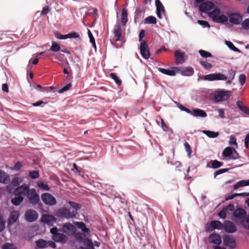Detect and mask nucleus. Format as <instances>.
Listing matches in <instances>:
<instances>
[{"label": "nucleus", "mask_w": 249, "mask_h": 249, "mask_svg": "<svg viewBox=\"0 0 249 249\" xmlns=\"http://www.w3.org/2000/svg\"><path fill=\"white\" fill-rule=\"evenodd\" d=\"M208 16L216 23L224 24L228 20V17L218 8L213 9L208 13Z\"/></svg>", "instance_id": "f257e3e1"}, {"label": "nucleus", "mask_w": 249, "mask_h": 249, "mask_svg": "<svg viewBox=\"0 0 249 249\" xmlns=\"http://www.w3.org/2000/svg\"><path fill=\"white\" fill-rule=\"evenodd\" d=\"M231 95V91L224 89H218L212 94V100L215 103L227 100Z\"/></svg>", "instance_id": "f03ea898"}, {"label": "nucleus", "mask_w": 249, "mask_h": 249, "mask_svg": "<svg viewBox=\"0 0 249 249\" xmlns=\"http://www.w3.org/2000/svg\"><path fill=\"white\" fill-rule=\"evenodd\" d=\"M50 232L52 235V239L54 242L62 244L67 242L68 237L63 232L60 233L61 231H60V229H58L56 227H53L50 229Z\"/></svg>", "instance_id": "7ed1b4c3"}, {"label": "nucleus", "mask_w": 249, "mask_h": 249, "mask_svg": "<svg viewBox=\"0 0 249 249\" xmlns=\"http://www.w3.org/2000/svg\"><path fill=\"white\" fill-rule=\"evenodd\" d=\"M227 79V76L220 72H215L206 75H198L197 81L204 80L208 81H225Z\"/></svg>", "instance_id": "20e7f679"}, {"label": "nucleus", "mask_w": 249, "mask_h": 249, "mask_svg": "<svg viewBox=\"0 0 249 249\" xmlns=\"http://www.w3.org/2000/svg\"><path fill=\"white\" fill-rule=\"evenodd\" d=\"M27 201L29 203L32 205H38L41 207L42 204L40 201L39 195L36 193L35 188H32L26 195Z\"/></svg>", "instance_id": "39448f33"}, {"label": "nucleus", "mask_w": 249, "mask_h": 249, "mask_svg": "<svg viewBox=\"0 0 249 249\" xmlns=\"http://www.w3.org/2000/svg\"><path fill=\"white\" fill-rule=\"evenodd\" d=\"M77 213L71 212L69 209L62 207L58 209L54 213V215L61 219H74L76 217Z\"/></svg>", "instance_id": "423d86ee"}, {"label": "nucleus", "mask_w": 249, "mask_h": 249, "mask_svg": "<svg viewBox=\"0 0 249 249\" xmlns=\"http://www.w3.org/2000/svg\"><path fill=\"white\" fill-rule=\"evenodd\" d=\"M222 155L226 160H236L239 158L237 152L233 147L231 146L226 147L222 152Z\"/></svg>", "instance_id": "0eeeda50"}, {"label": "nucleus", "mask_w": 249, "mask_h": 249, "mask_svg": "<svg viewBox=\"0 0 249 249\" xmlns=\"http://www.w3.org/2000/svg\"><path fill=\"white\" fill-rule=\"evenodd\" d=\"M223 228V224L219 220H212L206 223L205 229L206 232H211L215 230H221Z\"/></svg>", "instance_id": "6e6552de"}, {"label": "nucleus", "mask_w": 249, "mask_h": 249, "mask_svg": "<svg viewBox=\"0 0 249 249\" xmlns=\"http://www.w3.org/2000/svg\"><path fill=\"white\" fill-rule=\"evenodd\" d=\"M42 202L46 205L53 206L56 204L57 200L55 197L51 194L44 193L41 195Z\"/></svg>", "instance_id": "1a4fd4ad"}, {"label": "nucleus", "mask_w": 249, "mask_h": 249, "mask_svg": "<svg viewBox=\"0 0 249 249\" xmlns=\"http://www.w3.org/2000/svg\"><path fill=\"white\" fill-rule=\"evenodd\" d=\"M59 229L60 231L70 236L73 235L77 231L75 225H73L70 222L64 223L62 228Z\"/></svg>", "instance_id": "9d476101"}, {"label": "nucleus", "mask_w": 249, "mask_h": 249, "mask_svg": "<svg viewBox=\"0 0 249 249\" xmlns=\"http://www.w3.org/2000/svg\"><path fill=\"white\" fill-rule=\"evenodd\" d=\"M199 4L200 5L198 10L201 13H204L208 15V13L212 11L213 9H215L214 3L210 1H207L202 3L201 2Z\"/></svg>", "instance_id": "9b49d317"}, {"label": "nucleus", "mask_w": 249, "mask_h": 249, "mask_svg": "<svg viewBox=\"0 0 249 249\" xmlns=\"http://www.w3.org/2000/svg\"><path fill=\"white\" fill-rule=\"evenodd\" d=\"M24 217L27 222L32 223L37 220L38 214L36 211L29 209L25 212Z\"/></svg>", "instance_id": "f8f14e48"}, {"label": "nucleus", "mask_w": 249, "mask_h": 249, "mask_svg": "<svg viewBox=\"0 0 249 249\" xmlns=\"http://www.w3.org/2000/svg\"><path fill=\"white\" fill-rule=\"evenodd\" d=\"M139 49L140 53L144 59H148L150 58L151 53L146 41H143L142 43H141Z\"/></svg>", "instance_id": "ddd939ff"}, {"label": "nucleus", "mask_w": 249, "mask_h": 249, "mask_svg": "<svg viewBox=\"0 0 249 249\" xmlns=\"http://www.w3.org/2000/svg\"><path fill=\"white\" fill-rule=\"evenodd\" d=\"M175 62L177 65L182 64L186 60L185 53L179 49L176 50L174 52Z\"/></svg>", "instance_id": "4468645a"}, {"label": "nucleus", "mask_w": 249, "mask_h": 249, "mask_svg": "<svg viewBox=\"0 0 249 249\" xmlns=\"http://www.w3.org/2000/svg\"><path fill=\"white\" fill-rule=\"evenodd\" d=\"M229 21L232 24L238 25L240 24L242 20V17L238 13H229L227 14Z\"/></svg>", "instance_id": "2eb2a0df"}, {"label": "nucleus", "mask_w": 249, "mask_h": 249, "mask_svg": "<svg viewBox=\"0 0 249 249\" xmlns=\"http://www.w3.org/2000/svg\"><path fill=\"white\" fill-rule=\"evenodd\" d=\"M224 245L231 249H234L236 246L235 239L232 235H225L223 237Z\"/></svg>", "instance_id": "dca6fc26"}, {"label": "nucleus", "mask_w": 249, "mask_h": 249, "mask_svg": "<svg viewBox=\"0 0 249 249\" xmlns=\"http://www.w3.org/2000/svg\"><path fill=\"white\" fill-rule=\"evenodd\" d=\"M41 220L42 223L52 226L54 223L56 222L57 219L55 216L51 214H45L42 215Z\"/></svg>", "instance_id": "f3484780"}, {"label": "nucleus", "mask_w": 249, "mask_h": 249, "mask_svg": "<svg viewBox=\"0 0 249 249\" xmlns=\"http://www.w3.org/2000/svg\"><path fill=\"white\" fill-rule=\"evenodd\" d=\"M246 211L242 208H238L232 213V216L235 219L236 222H239L244 219L247 216Z\"/></svg>", "instance_id": "a211bd4d"}, {"label": "nucleus", "mask_w": 249, "mask_h": 249, "mask_svg": "<svg viewBox=\"0 0 249 249\" xmlns=\"http://www.w3.org/2000/svg\"><path fill=\"white\" fill-rule=\"evenodd\" d=\"M223 229L228 233H233L237 231L235 225L229 220H225L224 221Z\"/></svg>", "instance_id": "6ab92c4d"}, {"label": "nucleus", "mask_w": 249, "mask_h": 249, "mask_svg": "<svg viewBox=\"0 0 249 249\" xmlns=\"http://www.w3.org/2000/svg\"><path fill=\"white\" fill-rule=\"evenodd\" d=\"M177 72L180 73L182 76H191L193 75L194 71L192 67H177Z\"/></svg>", "instance_id": "aec40b11"}, {"label": "nucleus", "mask_w": 249, "mask_h": 249, "mask_svg": "<svg viewBox=\"0 0 249 249\" xmlns=\"http://www.w3.org/2000/svg\"><path fill=\"white\" fill-rule=\"evenodd\" d=\"M157 69L160 72L166 75L174 76L177 73V67H172L169 69H164L159 67L157 68Z\"/></svg>", "instance_id": "412c9836"}, {"label": "nucleus", "mask_w": 249, "mask_h": 249, "mask_svg": "<svg viewBox=\"0 0 249 249\" xmlns=\"http://www.w3.org/2000/svg\"><path fill=\"white\" fill-rule=\"evenodd\" d=\"M209 242L213 245H220L222 243L221 236L215 232L210 234L209 236Z\"/></svg>", "instance_id": "4be33fe9"}, {"label": "nucleus", "mask_w": 249, "mask_h": 249, "mask_svg": "<svg viewBox=\"0 0 249 249\" xmlns=\"http://www.w3.org/2000/svg\"><path fill=\"white\" fill-rule=\"evenodd\" d=\"M19 213L17 211H14L10 213L7 220V224L12 225L16 223L19 218Z\"/></svg>", "instance_id": "5701e85b"}, {"label": "nucleus", "mask_w": 249, "mask_h": 249, "mask_svg": "<svg viewBox=\"0 0 249 249\" xmlns=\"http://www.w3.org/2000/svg\"><path fill=\"white\" fill-rule=\"evenodd\" d=\"M76 228H77L81 230L83 233L89 234L90 233V230L87 228L85 223L82 221H76L74 222Z\"/></svg>", "instance_id": "b1692460"}, {"label": "nucleus", "mask_w": 249, "mask_h": 249, "mask_svg": "<svg viewBox=\"0 0 249 249\" xmlns=\"http://www.w3.org/2000/svg\"><path fill=\"white\" fill-rule=\"evenodd\" d=\"M192 116L196 118H205L207 114L205 111L198 108H193Z\"/></svg>", "instance_id": "393cba45"}, {"label": "nucleus", "mask_w": 249, "mask_h": 249, "mask_svg": "<svg viewBox=\"0 0 249 249\" xmlns=\"http://www.w3.org/2000/svg\"><path fill=\"white\" fill-rule=\"evenodd\" d=\"M223 165V162L216 160H211L207 164L206 167L212 169L218 168Z\"/></svg>", "instance_id": "a878e982"}, {"label": "nucleus", "mask_w": 249, "mask_h": 249, "mask_svg": "<svg viewBox=\"0 0 249 249\" xmlns=\"http://www.w3.org/2000/svg\"><path fill=\"white\" fill-rule=\"evenodd\" d=\"M114 36L117 38L115 39V41H121V38L122 37V29L121 25L120 22H118L115 26V30L114 31Z\"/></svg>", "instance_id": "bb28decb"}, {"label": "nucleus", "mask_w": 249, "mask_h": 249, "mask_svg": "<svg viewBox=\"0 0 249 249\" xmlns=\"http://www.w3.org/2000/svg\"><path fill=\"white\" fill-rule=\"evenodd\" d=\"M48 241L45 240L43 239H39L36 240L35 242L36 248L35 249H45L47 248Z\"/></svg>", "instance_id": "cd10ccee"}, {"label": "nucleus", "mask_w": 249, "mask_h": 249, "mask_svg": "<svg viewBox=\"0 0 249 249\" xmlns=\"http://www.w3.org/2000/svg\"><path fill=\"white\" fill-rule=\"evenodd\" d=\"M142 12L143 11L141 9H136L134 18V21L136 24L139 23L141 19L143 18V16L142 15Z\"/></svg>", "instance_id": "c85d7f7f"}, {"label": "nucleus", "mask_w": 249, "mask_h": 249, "mask_svg": "<svg viewBox=\"0 0 249 249\" xmlns=\"http://www.w3.org/2000/svg\"><path fill=\"white\" fill-rule=\"evenodd\" d=\"M249 186V179H243L238 181L236 183L233 185V189L236 190L240 187Z\"/></svg>", "instance_id": "c756f323"}, {"label": "nucleus", "mask_w": 249, "mask_h": 249, "mask_svg": "<svg viewBox=\"0 0 249 249\" xmlns=\"http://www.w3.org/2000/svg\"><path fill=\"white\" fill-rule=\"evenodd\" d=\"M128 12L125 7H123L121 12V23L123 25H125L128 21Z\"/></svg>", "instance_id": "7c9ffc66"}, {"label": "nucleus", "mask_w": 249, "mask_h": 249, "mask_svg": "<svg viewBox=\"0 0 249 249\" xmlns=\"http://www.w3.org/2000/svg\"><path fill=\"white\" fill-rule=\"evenodd\" d=\"M87 235L88 234L77 231H76L75 233L74 234H73V235L74 236V237L76 241L79 242V243H82V242L87 237Z\"/></svg>", "instance_id": "2f4dec72"}, {"label": "nucleus", "mask_w": 249, "mask_h": 249, "mask_svg": "<svg viewBox=\"0 0 249 249\" xmlns=\"http://www.w3.org/2000/svg\"><path fill=\"white\" fill-rule=\"evenodd\" d=\"M236 104L237 107L240 111L246 114L249 115V109L245 106L244 105L242 102L238 100L236 101Z\"/></svg>", "instance_id": "473e14b6"}, {"label": "nucleus", "mask_w": 249, "mask_h": 249, "mask_svg": "<svg viewBox=\"0 0 249 249\" xmlns=\"http://www.w3.org/2000/svg\"><path fill=\"white\" fill-rule=\"evenodd\" d=\"M24 197L21 196H15L14 198L11 199V203L15 206H19L23 201Z\"/></svg>", "instance_id": "72a5a7b5"}, {"label": "nucleus", "mask_w": 249, "mask_h": 249, "mask_svg": "<svg viewBox=\"0 0 249 249\" xmlns=\"http://www.w3.org/2000/svg\"><path fill=\"white\" fill-rule=\"evenodd\" d=\"M202 132L210 138H215L217 137L219 133L217 131H213L209 130H202Z\"/></svg>", "instance_id": "f704fd0d"}, {"label": "nucleus", "mask_w": 249, "mask_h": 249, "mask_svg": "<svg viewBox=\"0 0 249 249\" xmlns=\"http://www.w3.org/2000/svg\"><path fill=\"white\" fill-rule=\"evenodd\" d=\"M82 243L84 244L85 246V249H95L94 247V245L93 244V242L91 239L88 237H86L85 239L83 240Z\"/></svg>", "instance_id": "c9c22d12"}, {"label": "nucleus", "mask_w": 249, "mask_h": 249, "mask_svg": "<svg viewBox=\"0 0 249 249\" xmlns=\"http://www.w3.org/2000/svg\"><path fill=\"white\" fill-rule=\"evenodd\" d=\"M63 72L64 74L67 75V77L66 78V80L67 81H70L73 78L72 76V72L71 68L67 69L66 67H64L63 69Z\"/></svg>", "instance_id": "e433bc0d"}, {"label": "nucleus", "mask_w": 249, "mask_h": 249, "mask_svg": "<svg viewBox=\"0 0 249 249\" xmlns=\"http://www.w3.org/2000/svg\"><path fill=\"white\" fill-rule=\"evenodd\" d=\"M225 44L227 46V47L231 50L233 52L241 53L242 52L237 47H236L230 41L225 40Z\"/></svg>", "instance_id": "4c0bfd02"}, {"label": "nucleus", "mask_w": 249, "mask_h": 249, "mask_svg": "<svg viewBox=\"0 0 249 249\" xmlns=\"http://www.w3.org/2000/svg\"><path fill=\"white\" fill-rule=\"evenodd\" d=\"M60 45L56 42L53 41L52 42V45L48 51L56 53L60 51Z\"/></svg>", "instance_id": "58836bf2"}, {"label": "nucleus", "mask_w": 249, "mask_h": 249, "mask_svg": "<svg viewBox=\"0 0 249 249\" xmlns=\"http://www.w3.org/2000/svg\"><path fill=\"white\" fill-rule=\"evenodd\" d=\"M157 21V18L153 16H149L144 19V23L148 24H156Z\"/></svg>", "instance_id": "ea45409f"}, {"label": "nucleus", "mask_w": 249, "mask_h": 249, "mask_svg": "<svg viewBox=\"0 0 249 249\" xmlns=\"http://www.w3.org/2000/svg\"><path fill=\"white\" fill-rule=\"evenodd\" d=\"M9 178V176L4 171L0 169V183H6Z\"/></svg>", "instance_id": "a19ab883"}, {"label": "nucleus", "mask_w": 249, "mask_h": 249, "mask_svg": "<svg viewBox=\"0 0 249 249\" xmlns=\"http://www.w3.org/2000/svg\"><path fill=\"white\" fill-rule=\"evenodd\" d=\"M239 223L246 229L249 230V214H247L244 219L239 221Z\"/></svg>", "instance_id": "79ce46f5"}, {"label": "nucleus", "mask_w": 249, "mask_h": 249, "mask_svg": "<svg viewBox=\"0 0 249 249\" xmlns=\"http://www.w3.org/2000/svg\"><path fill=\"white\" fill-rule=\"evenodd\" d=\"M20 187H21L20 191H21V192L23 195V197H24L31 189H30L29 185L26 183H23Z\"/></svg>", "instance_id": "37998d69"}, {"label": "nucleus", "mask_w": 249, "mask_h": 249, "mask_svg": "<svg viewBox=\"0 0 249 249\" xmlns=\"http://www.w3.org/2000/svg\"><path fill=\"white\" fill-rule=\"evenodd\" d=\"M161 120V127L162 129V130L166 132H169L170 133H173V129L170 128L169 126H168L164 122V120L163 119L160 118Z\"/></svg>", "instance_id": "c03bdc74"}, {"label": "nucleus", "mask_w": 249, "mask_h": 249, "mask_svg": "<svg viewBox=\"0 0 249 249\" xmlns=\"http://www.w3.org/2000/svg\"><path fill=\"white\" fill-rule=\"evenodd\" d=\"M198 53L200 54V55L204 58H209V57H211V58L213 57V56L212 54L211 53H210V52L206 51L205 50H199L198 51Z\"/></svg>", "instance_id": "a18cd8bd"}, {"label": "nucleus", "mask_w": 249, "mask_h": 249, "mask_svg": "<svg viewBox=\"0 0 249 249\" xmlns=\"http://www.w3.org/2000/svg\"><path fill=\"white\" fill-rule=\"evenodd\" d=\"M67 203L71 208L73 209L76 211L80 210L82 207L81 204L76 203L73 201H69Z\"/></svg>", "instance_id": "49530a36"}, {"label": "nucleus", "mask_w": 249, "mask_h": 249, "mask_svg": "<svg viewBox=\"0 0 249 249\" xmlns=\"http://www.w3.org/2000/svg\"><path fill=\"white\" fill-rule=\"evenodd\" d=\"M110 76L118 86L121 85L122 83V80L115 73H111Z\"/></svg>", "instance_id": "de8ad7c7"}, {"label": "nucleus", "mask_w": 249, "mask_h": 249, "mask_svg": "<svg viewBox=\"0 0 249 249\" xmlns=\"http://www.w3.org/2000/svg\"><path fill=\"white\" fill-rule=\"evenodd\" d=\"M199 64L206 70H210L213 68V65L207 61L200 60Z\"/></svg>", "instance_id": "09e8293b"}, {"label": "nucleus", "mask_w": 249, "mask_h": 249, "mask_svg": "<svg viewBox=\"0 0 249 249\" xmlns=\"http://www.w3.org/2000/svg\"><path fill=\"white\" fill-rule=\"evenodd\" d=\"M29 177L32 179H36L39 177V172L37 170H32L29 173Z\"/></svg>", "instance_id": "8fccbe9b"}, {"label": "nucleus", "mask_w": 249, "mask_h": 249, "mask_svg": "<svg viewBox=\"0 0 249 249\" xmlns=\"http://www.w3.org/2000/svg\"><path fill=\"white\" fill-rule=\"evenodd\" d=\"M37 185L39 188L44 191H50V190L49 186L43 182H38Z\"/></svg>", "instance_id": "3c124183"}, {"label": "nucleus", "mask_w": 249, "mask_h": 249, "mask_svg": "<svg viewBox=\"0 0 249 249\" xmlns=\"http://www.w3.org/2000/svg\"><path fill=\"white\" fill-rule=\"evenodd\" d=\"M71 87L72 84L71 83H69L63 87L59 90H58V92L60 94L63 93L64 92L69 90Z\"/></svg>", "instance_id": "603ef678"}, {"label": "nucleus", "mask_w": 249, "mask_h": 249, "mask_svg": "<svg viewBox=\"0 0 249 249\" xmlns=\"http://www.w3.org/2000/svg\"><path fill=\"white\" fill-rule=\"evenodd\" d=\"M21 182V179L19 177H15L11 181V184L14 187H18L19 186L20 183Z\"/></svg>", "instance_id": "864d4df0"}, {"label": "nucleus", "mask_w": 249, "mask_h": 249, "mask_svg": "<svg viewBox=\"0 0 249 249\" xmlns=\"http://www.w3.org/2000/svg\"><path fill=\"white\" fill-rule=\"evenodd\" d=\"M230 170L229 168H222L219 169L215 171L214 173V178H215L217 176L222 174L223 173L228 172Z\"/></svg>", "instance_id": "5fc2aeb1"}, {"label": "nucleus", "mask_w": 249, "mask_h": 249, "mask_svg": "<svg viewBox=\"0 0 249 249\" xmlns=\"http://www.w3.org/2000/svg\"><path fill=\"white\" fill-rule=\"evenodd\" d=\"M184 146L186 152L187 153V156L189 158L191 157V155L192 152L191 147L188 142H185L184 143Z\"/></svg>", "instance_id": "6e6d98bb"}, {"label": "nucleus", "mask_w": 249, "mask_h": 249, "mask_svg": "<svg viewBox=\"0 0 249 249\" xmlns=\"http://www.w3.org/2000/svg\"><path fill=\"white\" fill-rule=\"evenodd\" d=\"M155 5L156 7V11H161L164 15H165V10L161 2L155 4Z\"/></svg>", "instance_id": "4d7b16f0"}, {"label": "nucleus", "mask_w": 249, "mask_h": 249, "mask_svg": "<svg viewBox=\"0 0 249 249\" xmlns=\"http://www.w3.org/2000/svg\"><path fill=\"white\" fill-rule=\"evenodd\" d=\"M2 249H17L13 243H5L2 246Z\"/></svg>", "instance_id": "13d9d810"}, {"label": "nucleus", "mask_w": 249, "mask_h": 249, "mask_svg": "<svg viewBox=\"0 0 249 249\" xmlns=\"http://www.w3.org/2000/svg\"><path fill=\"white\" fill-rule=\"evenodd\" d=\"M38 62V59L36 58L34 59H32V58L30 59L28 65L27 66V72H28L29 69H31L32 66L30 65V63H32L33 65H36Z\"/></svg>", "instance_id": "bf43d9fd"}, {"label": "nucleus", "mask_w": 249, "mask_h": 249, "mask_svg": "<svg viewBox=\"0 0 249 249\" xmlns=\"http://www.w3.org/2000/svg\"><path fill=\"white\" fill-rule=\"evenodd\" d=\"M197 23L200 25L203 28H210V25L208 21L203 20H197Z\"/></svg>", "instance_id": "052dcab7"}, {"label": "nucleus", "mask_w": 249, "mask_h": 249, "mask_svg": "<svg viewBox=\"0 0 249 249\" xmlns=\"http://www.w3.org/2000/svg\"><path fill=\"white\" fill-rule=\"evenodd\" d=\"M246 81V76L245 74H241L239 76V83L241 86L244 85Z\"/></svg>", "instance_id": "680f3d73"}, {"label": "nucleus", "mask_w": 249, "mask_h": 249, "mask_svg": "<svg viewBox=\"0 0 249 249\" xmlns=\"http://www.w3.org/2000/svg\"><path fill=\"white\" fill-rule=\"evenodd\" d=\"M22 166L23 165L22 162L20 161H18L15 163L12 170H15V171H18L22 167Z\"/></svg>", "instance_id": "e2e57ef3"}, {"label": "nucleus", "mask_w": 249, "mask_h": 249, "mask_svg": "<svg viewBox=\"0 0 249 249\" xmlns=\"http://www.w3.org/2000/svg\"><path fill=\"white\" fill-rule=\"evenodd\" d=\"M242 26L245 30H249V18H246L243 21Z\"/></svg>", "instance_id": "0e129e2a"}, {"label": "nucleus", "mask_w": 249, "mask_h": 249, "mask_svg": "<svg viewBox=\"0 0 249 249\" xmlns=\"http://www.w3.org/2000/svg\"><path fill=\"white\" fill-rule=\"evenodd\" d=\"M21 187L18 186L13 191V194L15 195V196H21L23 197L22 194L21 193L20 190H21Z\"/></svg>", "instance_id": "69168bd1"}, {"label": "nucleus", "mask_w": 249, "mask_h": 249, "mask_svg": "<svg viewBox=\"0 0 249 249\" xmlns=\"http://www.w3.org/2000/svg\"><path fill=\"white\" fill-rule=\"evenodd\" d=\"M69 38H79L80 36L79 33L76 32H71L68 33Z\"/></svg>", "instance_id": "338daca9"}, {"label": "nucleus", "mask_w": 249, "mask_h": 249, "mask_svg": "<svg viewBox=\"0 0 249 249\" xmlns=\"http://www.w3.org/2000/svg\"><path fill=\"white\" fill-rule=\"evenodd\" d=\"M226 210L223 208L221 211L218 212V215L221 218L224 219L226 218Z\"/></svg>", "instance_id": "774afa93"}]
</instances>
